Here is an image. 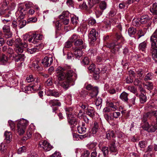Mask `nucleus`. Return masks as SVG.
<instances>
[{
	"label": "nucleus",
	"instance_id": "f257e3e1",
	"mask_svg": "<svg viewBox=\"0 0 157 157\" xmlns=\"http://www.w3.org/2000/svg\"><path fill=\"white\" fill-rule=\"evenodd\" d=\"M58 74V78L59 80H65L61 86L64 89L67 90L70 86V83L75 79L76 76L75 73L71 70H69L66 72L62 67H59L56 70Z\"/></svg>",
	"mask_w": 157,
	"mask_h": 157
},
{
	"label": "nucleus",
	"instance_id": "f03ea898",
	"mask_svg": "<svg viewBox=\"0 0 157 157\" xmlns=\"http://www.w3.org/2000/svg\"><path fill=\"white\" fill-rule=\"evenodd\" d=\"M106 46L108 48H112L111 51L113 53H115L116 49H117L118 50L122 46L120 42L108 43L107 44Z\"/></svg>",
	"mask_w": 157,
	"mask_h": 157
},
{
	"label": "nucleus",
	"instance_id": "7ed1b4c3",
	"mask_svg": "<svg viewBox=\"0 0 157 157\" xmlns=\"http://www.w3.org/2000/svg\"><path fill=\"white\" fill-rule=\"evenodd\" d=\"M86 90H90V95L91 97L96 96L98 93V88L97 87H93L91 84H89L86 86Z\"/></svg>",
	"mask_w": 157,
	"mask_h": 157
},
{
	"label": "nucleus",
	"instance_id": "20e7f679",
	"mask_svg": "<svg viewBox=\"0 0 157 157\" xmlns=\"http://www.w3.org/2000/svg\"><path fill=\"white\" fill-rule=\"evenodd\" d=\"M39 145L43 150L47 151H50L53 148V147L46 141L40 142Z\"/></svg>",
	"mask_w": 157,
	"mask_h": 157
},
{
	"label": "nucleus",
	"instance_id": "39448f33",
	"mask_svg": "<svg viewBox=\"0 0 157 157\" xmlns=\"http://www.w3.org/2000/svg\"><path fill=\"white\" fill-rule=\"evenodd\" d=\"M98 35V33L96 31L95 29H92L89 34V39L91 42H94L96 39V36Z\"/></svg>",
	"mask_w": 157,
	"mask_h": 157
},
{
	"label": "nucleus",
	"instance_id": "423d86ee",
	"mask_svg": "<svg viewBox=\"0 0 157 157\" xmlns=\"http://www.w3.org/2000/svg\"><path fill=\"white\" fill-rule=\"evenodd\" d=\"M53 62V59L51 57L45 56L42 59V63L45 67L50 66Z\"/></svg>",
	"mask_w": 157,
	"mask_h": 157
},
{
	"label": "nucleus",
	"instance_id": "0eeeda50",
	"mask_svg": "<svg viewBox=\"0 0 157 157\" xmlns=\"http://www.w3.org/2000/svg\"><path fill=\"white\" fill-rule=\"evenodd\" d=\"M14 46L15 47L19 46H23V47L27 48L28 44L25 42H22L20 38H17L14 41Z\"/></svg>",
	"mask_w": 157,
	"mask_h": 157
},
{
	"label": "nucleus",
	"instance_id": "6e6552de",
	"mask_svg": "<svg viewBox=\"0 0 157 157\" xmlns=\"http://www.w3.org/2000/svg\"><path fill=\"white\" fill-rule=\"evenodd\" d=\"M46 93L47 95L53 96L55 97H58L59 95V92L55 90H48L46 91Z\"/></svg>",
	"mask_w": 157,
	"mask_h": 157
},
{
	"label": "nucleus",
	"instance_id": "1a4fd4ad",
	"mask_svg": "<svg viewBox=\"0 0 157 157\" xmlns=\"http://www.w3.org/2000/svg\"><path fill=\"white\" fill-rule=\"evenodd\" d=\"M74 44L75 46H78L82 45V46L81 47L82 49H85L86 47V44L83 43V42L81 39H78L75 42Z\"/></svg>",
	"mask_w": 157,
	"mask_h": 157
},
{
	"label": "nucleus",
	"instance_id": "9d476101",
	"mask_svg": "<svg viewBox=\"0 0 157 157\" xmlns=\"http://www.w3.org/2000/svg\"><path fill=\"white\" fill-rule=\"evenodd\" d=\"M115 141L113 140L112 141L110 142V144L109 146L110 151L112 152L116 153L117 151V149L115 146Z\"/></svg>",
	"mask_w": 157,
	"mask_h": 157
},
{
	"label": "nucleus",
	"instance_id": "9b49d317",
	"mask_svg": "<svg viewBox=\"0 0 157 157\" xmlns=\"http://www.w3.org/2000/svg\"><path fill=\"white\" fill-rule=\"evenodd\" d=\"M74 54L75 58L79 59L83 54V52L80 49L76 48L74 50Z\"/></svg>",
	"mask_w": 157,
	"mask_h": 157
},
{
	"label": "nucleus",
	"instance_id": "f8f14e48",
	"mask_svg": "<svg viewBox=\"0 0 157 157\" xmlns=\"http://www.w3.org/2000/svg\"><path fill=\"white\" fill-rule=\"evenodd\" d=\"M121 113L119 112H114L110 113V120H114V119L118 118L120 116Z\"/></svg>",
	"mask_w": 157,
	"mask_h": 157
},
{
	"label": "nucleus",
	"instance_id": "ddd939ff",
	"mask_svg": "<svg viewBox=\"0 0 157 157\" xmlns=\"http://www.w3.org/2000/svg\"><path fill=\"white\" fill-rule=\"evenodd\" d=\"M14 59L15 62H18L19 61H23L24 60L25 57L24 54H15V57H13Z\"/></svg>",
	"mask_w": 157,
	"mask_h": 157
},
{
	"label": "nucleus",
	"instance_id": "4468645a",
	"mask_svg": "<svg viewBox=\"0 0 157 157\" xmlns=\"http://www.w3.org/2000/svg\"><path fill=\"white\" fill-rule=\"evenodd\" d=\"M150 18L147 15H143L140 18V21L142 24L147 23L150 20Z\"/></svg>",
	"mask_w": 157,
	"mask_h": 157
},
{
	"label": "nucleus",
	"instance_id": "2eb2a0df",
	"mask_svg": "<svg viewBox=\"0 0 157 157\" xmlns=\"http://www.w3.org/2000/svg\"><path fill=\"white\" fill-rule=\"evenodd\" d=\"M42 48H39V46H37L33 48H28L27 49V51L30 54H33L36 52H37L39 51H41Z\"/></svg>",
	"mask_w": 157,
	"mask_h": 157
},
{
	"label": "nucleus",
	"instance_id": "dca6fc26",
	"mask_svg": "<svg viewBox=\"0 0 157 157\" xmlns=\"http://www.w3.org/2000/svg\"><path fill=\"white\" fill-rule=\"evenodd\" d=\"M128 94L125 92H123L120 95V98L125 102H127L128 100Z\"/></svg>",
	"mask_w": 157,
	"mask_h": 157
},
{
	"label": "nucleus",
	"instance_id": "f3484780",
	"mask_svg": "<svg viewBox=\"0 0 157 157\" xmlns=\"http://www.w3.org/2000/svg\"><path fill=\"white\" fill-rule=\"evenodd\" d=\"M0 13L1 15L3 17L8 18L10 16V11L7 10V9L4 10H2L0 11Z\"/></svg>",
	"mask_w": 157,
	"mask_h": 157
},
{
	"label": "nucleus",
	"instance_id": "a211bd4d",
	"mask_svg": "<svg viewBox=\"0 0 157 157\" xmlns=\"http://www.w3.org/2000/svg\"><path fill=\"white\" fill-rule=\"evenodd\" d=\"M28 124V122L27 120L23 119H21L18 121L17 124L18 126H21L22 127H24L26 128V127Z\"/></svg>",
	"mask_w": 157,
	"mask_h": 157
},
{
	"label": "nucleus",
	"instance_id": "6ab92c4d",
	"mask_svg": "<svg viewBox=\"0 0 157 157\" xmlns=\"http://www.w3.org/2000/svg\"><path fill=\"white\" fill-rule=\"evenodd\" d=\"M140 99V101L141 104H144L147 100L146 96L143 93H141L139 96Z\"/></svg>",
	"mask_w": 157,
	"mask_h": 157
},
{
	"label": "nucleus",
	"instance_id": "aec40b11",
	"mask_svg": "<svg viewBox=\"0 0 157 157\" xmlns=\"http://www.w3.org/2000/svg\"><path fill=\"white\" fill-rule=\"evenodd\" d=\"M5 136V140L7 143H9L10 141L12 136L10 132H6L4 134Z\"/></svg>",
	"mask_w": 157,
	"mask_h": 157
},
{
	"label": "nucleus",
	"instance_id": "412c9836",
	"mask_svg": "<svg viewBox=\"0 0 157 157\" xmlns=\"http://www.w3.org/2000/svg\"><path fill=\"white\" fill-rule=\"evenodd\" d=\"M147 47V42L144 41L140 43L139 45V49L140 51L145 52Z\"/></svg>",
	"mask_w": 157,
	"mask_h": 157
},
{
	"label": "nucleus",
	"instance_id": "4be33fe9",
	"mask_svg": "<svg viewBox=\"0 0 157 157\" xmlns=\"http://www.w3.org/2000/svg\"><path fill=\"white\" fill-rule=\"evenodd\" d=\"M84 124H83L81 126L77 127V131L78 132L81 134L85 133L86 131V128L84 127Z\"/></svg>",
	"mask_w": 157,
	"mask_h": 157
},
{
	"label": "nucleus",
	"instance_id": "5701e85b",
	"mask_svg": "<svg viewBox=\"0 0 157 157\" xmlns=\"http://www.w3.org/2000/svg\"><path fill=\"white\" fill-rule=\"evenodd\" d=\"M28 40L29 42L32 43L34 44H36L38 42V40L37 39L33 34L32 35L29 36Z\"/></svg>",
	"mask_w": 157,
	"mask_h": 157
},
{
	"label": "nucleus",
	"instance_id": "b1692460",
	"mask_svg": "<svg viewBox=\"0 0 157 157\" xmlns=\"http://www.w3.org/2000/svg\"><path fill=\"white\" fill-rule=\"evenodd\" d=\"M150 11L153 14H155L157 16V3H154L152 7H151L150 9Z\"/></svg>",
	"mask_w": 157,
	"mask_h": 157
},
{
	"label": "nucleus",
	"instance_id": "393cba45",
	"mask_svg": "<svg viewBox=\"0 0 157 157\" xmlns=\"http://www.w3.org/2000/svg\"><path fill=\"white\" fill-rule=\"evenodd\" d=\"M88 6L89 8H91L94 6L99 2V0H88Z\"/></svg>",
	"mask_w": 157,
	"mask_h": 157
},
{
	"label": "nucleus",
	"instance_id": "a878e982",
	"mask_svg": "<svg viewBox=\"0 0 157 157\" xmlns=\"http://www.w3.org/2000/svg\"><path fill=\"white\" fill-rule=\"evenodd\" d=\"M100 72V70L99 68H96L94 72H93V77L95 79H98L99 78Z\"/></svg>",
	"mask_w": 157,
	"mask_h": 157
},
{
	"label": "nucleus",
	"instance_id": "bb28decb",
	"mask_svg": "<svg viewBox=\"0 0 157 157\" xmlns=\"http://www.w3.org/2000/svg\"><path fill=\"white\" fill-rule=\"evenodd\" d=\"M107 104L108 106L111 109V110L113 111H115L117 109V107L115 105H114L113 103L111 101H107Z\"/></svg>",
	"mask_w": 157,
	"mask_h": 157
},
{
	"label": "nucleus",
	"instance_id": "cd10ccee",
	"mask_svg": "<svg viewBox=\"0 0 157 157\" xmlns=\"http://www.w3.org/2000/svg\"><path fill=\"white\" fill-rule=\"evenodd\" d=\"M26 128L21 126L17 125V132L20 135H23L25 132Z\"/></svg>",
	"mask_w": 157,
	"mask_h": 157
},
{
	"label": "nucleus",
	"instance_id": "c85d7f7f",
	"mask_svg": "<svg viewBox=\"0 0 157 157\" xmlns=\"http://www.w3.org/2000/svg\"><path fill=\"white\" fill-rule=\"evenodd\" d=\"M26 23V21L25 20L21 19L17 22L18 26L20 29H21L24 27Z\"/></svg>",
	"mask_w": 157,
	"mask_h": 157
},
{
	"label": "nucleus",
	"instance_id": "c756f323",
	"mask_svg": "<svg viewBox=\"0 0 157 157\" xmlns=\"http://www.w3.org/2000/svg\"><path fill=\"white\" fill-rule=\"evenodd\" d=\"M95 110L93 108L91 107L90 108H89L87 112L86 113L87 115L91 117H93L94 116Z\"/></svg>",
	"mask_w": 157,
	"mask_h": 157
},
{
	"label": "nucleus",
	"instance_id": "7c9ffc66",
	"mask_svg": "<svg viewBox=\"0 0 157 157\" xmlns=\"http://www.w3.org/2000/svg\"><path fill=\"white\" fill-rule=\"evenodd\" d=\"M9 58L5 55H2L0 57V61L3 64L8 62Z\"/></svg>",
	"mask_w": 157,
	"mask_h": 157
},
{
	"label": "nucleus",
	"instance_id": "2f4dec72",
	"mask_svg": "<svg viewBox=\"0 0 157 157\" xmlns=\"http://www.w3.org/2000/svg\"><path fill=\"white\" fill-rule=\"evenodd\" d=\"M70 16V13L67 11L63 12L62 14L59 15V18L60 19L64 18H67Z\"/></svg>",
	"mask_w": 157,
	"mask_h": 157
},
{
	"label": "nucleus",
	"instance_id": "473e14b6",
	"mask_svg": "<svg viewBox=\"0 0 157 157\" xmlns=\"http://www.w3.org/2000/svg\"><path fill=\"white\" fill-rule=\"evenodd\" d=\"M99 128V125L98 123L95 122L94 123V126L92 130V133L93 134H96Z\"/></svg>",
	"mask_w": 157,
	"mask_h": 157
},
{
	"label": "nucleus",
	"instance_id": "72a5a7b5",
	"mask_svg": "<svg viewBox=\"0 0 157 157\" xmlns=\"http://www.w3.org/2000/svg\"><path fill=\"white\" fill-rule=\"evenodd\" d=\"M50 103L53 106H60L61 104L58 100H52L50 101Z\"/></svg>",
	"mask_w": 157,
	"mask_h": 157
},
{
	"label": "nucleus",
	"instance_id": "f704fd0d",
	"mask_svg": "<svg viewBox=\"0 0 157 157\" xmlns=\"http://www.w3.org/2000/svg\"><path fill=\"white\" fill-rule=\"evenodd\" d=\"M153 78V74L151 73H148L145 77L144 80L145 81L151 80Z\"/></svg>",
	"mask_w": 157,
	"mask_h": 157
},
{
	"label": "nucleus",
	"instance_id": "c9c22d12",
	"mask_svg": "<svg viewBox=\"0 0 157 157\" xmlns=\"http://www.w3.org/2000/svg\"><path fill=\"white\" fill-rule=\"evenodd\" d=\"M65 110L67 118H70V116H73L71 113L72 111V108L71 107L67 108L65 109Z\"/></svg>",
	"mask_w": 157,
	"mask_h": 157
},
{
	"label": "nucleus",
	"instance_id": "e433bc0d",
	"mask_svg": "<svg viewBox=\"0 0 157 157\" xmlns=\"http://www.w3.org/2000/svg\"><path fill=\"white\" fill-rule=\"evenodd\" d=\"M26 48L23 47V46H19L15 47V49L17 53H21L23 51V49Z\"/></svg>",
	"mask_w": 157,
	"mask_h": 157
},
{
	"label": "nucleus",
	"instance_id": "4c0bfd02",
	"mask_svg": "<svg viewBox=\"0 0 157 157\" xmlns=\"http://www.w3.org/2000/svg\"><path fill=\"white\" fill-rule=\"evenodd\" d=\"M136 29L133 27L130 28L128 30V33L129 35L131 36L132 35H134L136 33Z\"/></svg>",
	"mask_w": 157,
	"mask_h": 157
},
{
	"label": "nucleus",
	"instance_id": "58836bf2",
	"mask_svg": "<svg viewBox=\"0 0 157 157\" xmlns=\"http://www.w3.org/2000/svg\"><path fill=\"white\" fill-rule=\"evenodd\" d=\"M33 133V132L31 130L29 129L27 132V137H24L23 138L22 140H26L28 139H29L31 138L32 136V134Z\"/></svg>",
	"mask_w": 157,
	"mask_h": 157
},
{
	"label": "nucleus",
	"instance_id": "ea45409f",
	"mask_svg": "<svg viewBox=\"0 0 157 157\" xmlns=\"http://www.w3.org/2000/svg\"><path fill=\"white\" fill-rule=\"evenodd\" d=\"M7 147L6 145L3 143L0 145V150L2 153H5L6 152Z\"/></svg>",
	"mask_w": 157,
	"mask_h": 157
},
{
	"label": "nucleus",
	"instance_id": "a19ab883",
	"mask_svg": "<svg viewBox=\"0 0 157 157\" xmlns=\"http://www.w3.org/2000/svg\"><path fill=\"white\" fill-rule=\"evenodd\" d=\"M156 129H157V125L155 124H152L150 126L148 132H154Z\"/></svg>",
	"mask_w": 157,
	"mask_h": 157
},
{
	"label": "nucleus",
	"instance_id": "79ce46f5",
	"mask_svg": "<svg viewBox=\"0 0 157 157\" xmlns=\"http://www.w3.org/2000/svg\"><path fill=\"white\" fill-rule=\"evenodd\" d=\"M95 146L93 144H92L90 145V148L91 147H93L94 148V151L92 152L91 154V157H97V153L96 151L95 150H94L95 149ZM99 157V155L98 156V157Z\"/></svg>",
	"mask_w": 157,
	"mask_h": 157
},
{
	"label": "nucleus",
	"instance_id": "37998d69",
	"mask_svg": "<svg viewBox=\"0 0 157 157\" xmlns=\"http://www.w3.org/2000/svg\"><path fill=\"white\" fill-rule=\"evenodd\" d=\"M114 136V132L113 131L107 132L106 134V138L109 139L111 137H113Z\"/></svg>",
	"mask_w": 157,
	"mask_h": 157
},
{
	"label": "nucleus",
	"instance_id": "c03bdc74",
	"mask_svg": "<svg viewBox=\"0 0 157 157\" xmlns=\"http://www.w3.org/2000/svg\"><path fill=\"white\" fill-rule=\"evenodd\" d=\"M145 33L143 30L139 29L137 32L136 35L137 36V39L138 40L140 37L144 36Z\"/></svg>",
	"mask_w": 157,
	"mask_h": 157
},
{
	"label": "nucleus",
	"instance_id": "a18cd8bd",
	"mask_svg": "<svg viewBox=\"0 0 157 157\" xmlns=\"http://www.w3.org/2000/svg\"><path fill=\"white\" fill-rule=\"evenodd\" d=\"M8 5L7 10L10 11L13 10L16 5V4L13 2L9 3Z\"/></svg>",
	"mask_w": 157,
	"mask_h": 157
},
{
	"label": "nucleus",
	"instance_id": "49530a36",
	"mask_svg": "<svg viewBox=\"0 0 157 157\" xmlns=\"http://www.w3.org/2000/svg\"><path fill=\"white\" fill-rule=\"evenodd\" d=\"M106 3L104 1L101 2L99 5L100 9H101V10H105L106 8Z\"/></svg>",
	"mask_w": 157,
	"mask_h": 157
},
{
	"label": "nucleus",
	"instance_id": "de8ad7c7",
	"mask_svg": "<svg viewBox=\"0 0 157 157\" xmlns=\"http://www.w3.org/2000/svg\"><path fill=\"white\" fill-rule=\"evenodd\" d=\"M78 38V36L75 34H73L69 38V40L72 42H74Z\"/></svg>",
	"mask_w": 157,
	"mask_h": 157
},
{
	"label": "nucleus",
	"instance_id": "09e8293b",
	"mask_svg": "<svg viewBox=\"0 0 157 157\" xmlns=\"http://www.w3.org/2000/svg\"><path fill=\"white\" fill-rule=\"evenodd\" d=\"M101 151L104 154V156H106L108 154L109 150L108 147L106 146H104L102 147Z\"/></svg>",
	"mask_w": 157,
	"mask_h": 157
},
{
	"label": "nucleus",
	"instance_id": "8fccbe9b",
	"mask_svg": "<svg viewBox=\"0 0 157 157\" xmlns=\"http://www.w3.org/2000/svg\"><path fill=\"white\" fill-rule=\"evenodd\" d=\"M140 18L138 19H134L132 20V25L136 26H139L140 25Z\"/></svg>",
	"mask_w": 157,
	"mask_h": 157
},
{
	"label": "nucleus",
	"instance_id": "3c124183",
	"mask_svg": "<svg viewBox=\"0 0 157 157\" xmlns=\"http://www.w3.org/2000/svg\"><path fill=\"white\" fill-rule=\"evenodd\" d=\"M12 36V33L11 32L4 33L3 37V39H9Z\"/></svg>",
	"mask_w": 157,
	"mask_h": 157
},
{
	"label": "nucleus",
	"instance_id": "603ef678",
	"mask_svg": "<svg viewBox=\"0 0 157 157\" xmlns=\"http://www.w3.org/2000/svg\"><path fill=\"white\" fill-rule=\"evenodd\" d=\"M150 113L148 112L143 115L142 118V121H144V122H145L146 121L148 118H151Z\"/></svg>",
	"mask_w": 157,
	"mask_h": 157
},
{
	"label": "nucleus",
	"instance_id": "864d4df0",
	"mask_svg": "<svg viewBox=\"0 0 157 157\" xmlns=\"http://www.w3.org/2000/svg\"><path fill=\"white\" fill-rule=\"evenodd\" d=\"M146 88L149 90H151L153 89V85L151 82H147L144 85Z\"/></svg>",
	"mask_w": 157,
	"mask_h": 157
},
{
	"label": "nucleus",
	"instance_id": "5fc2aeb1",
	"mask_svg": "<svg viewBox=\"0 0 157 157\" xmlns=\"http://www.w3.org/2000/svg\"><path fill=\"white\" fill-rule=\"evenodd\" d=\"M147 144V142L146 141H140L139 143V145L141 148H144L145 147Z\"/></svg>",
	"mask_w": 157,
	"mask_h": 157
},
{
	"label": "nucleus",
	"instance_id": "6e6d98bb",
	"mask_svg": "<svg viewBox=\"0 0 157 157\" xmlns=\"http://www.w3.org/2000/svg\"><path fill=\"white\" fill-rule=\"evenodd\" d=\"M37 21V19L36 17H30L27 20V23H32L36 22Z\"/></svg>",
	"mask_w": 157,
	"mask_h": 157
},
{
	"label": "nucleus",
	"instance_id": "4d7b16f0",
	"mask_svg": "<svg viewBox=\"0 0 157 157\" xmlns=\"http://www.w3.org/2000/svg\"><path fill=\"white\" fill-rule=\"evenodd\" d=\"M7 52L10 54L11 56L14 57H15V55L13 50L11 48H9L7 51Z\"/></svg>",
	"mask_w": 157,
	"mask_h": 157
},
{
	"label": "nucleus",
	"instance_id": "13d9d810",
	"mask_svg": "<svg viewBox=\"0 0 157 157\" xmlns=\"http://www.w3.org/2000/svg\"><path fill=\"white\" fill-rule=\"evenodd\" d=\"M42 87V85L40 83L39 85L35 84V85L32 86L31 87L32 89L34 90H40L41 89V87Z\"/></svg>",
	"mask_w": 157,
	"mask_h": 157
},
{
	"label": "nucleus",
	"instance_id": "bf43d9fd",
	"mask_svg": "<svg viewBox=\"0 0 157 157\" xmlns=\"http://www.w3.org/2000/svg\"><path fill=\"white\" fill-rule=\"evenodd\" d=\"M88 70L90 72H94L96 69L95 68V65L94 64L92 63L88 67Z\"/></svg>",
	"mask_w": 157,
	"mask_h": 157
},
{
	"label": "nucleus",
	"instance_id": "052dcab7",
	"mask_svg": "<svg viewBox=\"0 0 157 157\" xmlns=\"http://www.w3.org/2000/svg\"><path fill=\"white\" fill-rule=\"evenodd\" d=\"M26 151V148L25 147L23 146L20 147L17 151V153L18 154H21L22 153L25 152Z\"/></svg>",
	"mask_w": 157,
	"mask_h": 157
},
{
	"label": "nucleus",
	"instance_id": "680f3d73",
	"mask_svg": "<svg viewBox=\"0 0 157 157\" xmlns=\"http://www.w3.org/2000/svg\"><path fill=\"white\" fill-rule=\"evenodd\" d=\"M90 62L89 59L87 57H85L81 62L82 64L86 65L88 64Z\"/></svg>",
	"mask_w": 157,
	"mask_h": 157
},
{
	"label": "nucleus",
	"instance_id": "e2e57ef3",
	"mask_svg": "<svg viewBox=\"0 0 157 157\" xmlns=\"http://www.w3.org/2000/svg\"><path fill=\"white\" fill-rule=\"evenodd\" d=\"M90 152L88 150H86L84 151L82 154L81 157H89Z\"/></svg>",
	"mask_w": 157,
	"mask_h": 157
},
{
	"label": "nucleus",
	"instance_id": "0e129e2a",
	"mask_svg": "<svg viewBox=\"0 0 157 157\" xmlns=\"http://www.w3.org/2000/svg\"><path fill=\"white\" fill-rule=\"evenodd\" d=\"M71 21L74 25H76L78 22V18L76 17H72L71 18Z\"/></svg>",
	"mask_w": 157,
	"mask_h": 157
},
{
	"label": "nucleus",
	"instance_id": "69168bd1",
	"mask_svg": "<svg viewBox=\"0 0 157 157\" xmlns=\"http://www.w3.org/2000/svg\"><path fill=\"white\" fill-rule=\"evenodd\" d=\"M8 122L11 129L12 130H14L15 127V125L14 122L11 120H9Z\"/></svg>",
	"mask_w": 157,
	"mask_h": 157
},
{
	"label": "nucleus",
	"instance_id": "338daca9",
	"mask_svg": "<svg viewBox=\"0 0 157 157\" xmlns=\"http://www.w3.org/2000/svg\"><path fill=\"white\" fill-rule=\"evenodd\" d=\"M2 29L4 33L10 32V27L8 25H5L3 27Z\"/></svg>",
	"mask_w": 157,
	"mask_h": 157
},
{
	"label": "nucleus",
	"instance_id": "774afa93",
	"mask_svg": "<svg viewBox=\"0 0 157 157\" xmlns=\"http://www.w3.org/2000/svg\"><path fill=\"white\" fill-rule=\"evenodd\" d=\"M14 43V40L13 39H9L6 42V44L9 46H13V43Z\"/></svg>",
	"mask_w": 157,
	"mask_h": 157
}]
</instances>
